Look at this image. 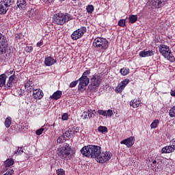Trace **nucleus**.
Returning <instances> with one entry per match:
<instances>
[{"instance_id": "f257e3e1", "label": "nucleus", "mask_w": 175, "mask_h": 175, "mask_svg": "<svg viewBox=\"0 0 175 175\" xmlns=\"http://www.w3.org/2000/svg\"><path fill=\"white\" fill-rule=\"evenodd\" d=\"M100 150H102L100 146L89 145L82 148L81 153L88 158H95L96 159L98 154H100Z\"/></svg>"}, {"instance_id": "f03ea898", "label": "nucleus", "mask_w": 175, "mask_h": 175, "mask_svg": "<svg viewBox=\"0 0 175 175\" xmlns=\"http://www.w3.org/2000/svg\"><path fill=\"white\" fill-rule=\"evenodd\" d=\"M92 46L98 51H105L109 49V41L105 38L97 37L94 40Z\"/></svg>"}, {"instance_id": "7ed1b4c3", "label": "nucleus", "mask_w": 175, "mask_h": 175, "mask_svg": "<svg viewBox=\"0 0 175 175\" xmlns=\"http://www.w3.org/2000/svg\"><path fill=\"white\" fill-rule=\"evenodd\" d=\"M73 16L68 13H57L53 16V23L57 25H64L68 21L72 20Z\"/></svg>"}, {"instance_id": "20e7f679", "label": "nucleus", "mask_w": 175, "mask_h": 175, "mask_svg": "<svg viewBox=\"0 0 175 175\" xmlns=\"http://www.w3.org/2000/svg\"><path fill=\"white\" fill-rule=\"evenodd\" d=\"M88 75H91L90 70H85L83 73L81 77L79 79V84L78 85V90L79 91H81V92L85 91L87 86L90 84V78L87 77Z\"/></svg>"}, {"instance_id": "39448f33", "label": "nucleus", "mask_w": 175, "mask_h": 175, "mask_svg": "<svg viewBox=\"0 0 175 175\" xmlns=\"http://www.w3.org/2000/svg\"><path fill=\"white\" fill-rule=\"evenodd\" d=\"M159 52L164 57V58H166L170 62H174L175 57L173 55V53H172V50L170 49V47L169 46H167L165 44H161L159 48Z\"/></svg>"}, {"instance_id": "423d86ee", "label": "nucleus", "mask_w": 175, "mask_h": 175, "mask_svg": "<svg viewBox=\"0 0 175 175\" xmlns=\"http://www.w3.org/2000/svg\"><path fill=\"white\" fill-rule=\"evenodd\" d=\"M57 154L62 159H66L69 161L72 159V154H70V146L68 144H66L64 146L57 148Z\"/></svg>"}, {"instance_id": "0eeeda50", "label": "nucleus", "mask_w": 175, "mask_h": 175, "mask_svg": "<svg viewBox=\"0 0 175 175\" xmlns=\"http://www.w3.org/2000/svg\"><path fill=\"white\" fill-rule=\"evenodd\" d=\"M102 82V77L98 75H94L90 79V84L88 86V89L92 92H96L98 87L100 85Z\"/></svg>"}, {"instance_id": "6e6552de", "label": "nucleus", "mask_w": 175, "mask_h": 175, "mask_svg": "<svg viewBox=\"0 0 175 175\" xmlns=\"http://www.w3.org/2000/svg\"><path fill=\"white\" fill-rule=\"evenodd\" d=\"M14 3V0H1L0 1V14H6L9 8Z\"/></svg>"}, {"instance_id": "1a4fd4ad", "label": "nucleus", "mask_w": 175, "mask_h": 175, "mask_svg": "<svg viewBox=\"0 0 175 175\" xmlns=\"http://www.w3.org/2000/svg\"><path fill=\"white\" fill-rule=\"evenodd\" d=\"M111 153L110 152H103L100 150V154L96 158V161L99 163H105V162H107V161H110L111 159Z\"/></svg>"}, {"instance_id": "9d476101", "label": "nucleus", "mask_w": 175, "mask_h": 175, "mask_svg": "<svg viewBox=\"0 0 175 175\" xmlns=\"http://www.w3.org/2000/svg\"><path fill=\"white\" fill-rule=\"evenodd\" d=\"M85 32H87V27H81L79 29L73 31L71 34V39H72V40H77L78 39L83 38Z\"/></svg>"}, {"instance_id": "9b49d317", "label": "nucleus", "mask_w": 175, "mask_h": 175, "mask_svg": "<svg viewBox=\"0 0 175 175\" xmlns=\"http://www.w3.org/2000/svg\"><path fill=\"white\" fill-rule=\"evenodd\" d=\"M8 46V40L6 39V37L0 33V55H2L3 53H6Z\"/></svg>"}, {"instance_id": "f8f14e48", "label": "nucleus", "mask_w": 175, "mask_h": 175, "mask_svg": "<svg viewBox=\"0 0 175 175\" xmlns=\"http://www.w3.org/2000/svg\"><path fill=\"white\" fill-rule=\"evenodd\" d=\"M129 84V79H126L122 81L116 88L115 92L116 94H121L124 90H125V88L126 85Z\"/></svg>"}, {"instance_id": "ddd939ff", "label": "nucleus", "mask_w": 175, "mask_h": 175, "mask_svg": "<svg viewBox=\"0 0 175 175\" xmlns=\"http://www.w3.org/2000/svg\"><path fill=\"white\" fill-rule=\"evenodd\" d=\"M155 55V51L144 50L139 52V55L141 58H146V57H153Z\"/></svg>"}, {"instance_id": "4468645a", "label": "nucleus", "mask_w": 175, "mask_h": 175, "mask_svg": "<svg viewBox=\"0 0 175 175\" xmlns=\"http://www.w3.org/2000/svg\"><path fill=\"white\" fill-rule=\"evenodd\" d=\"M97 113L100 116H103V117H108L110 118L113 116V110L108 109V110H103V109H98L97 111Z\"/></svg>"}, {"instance_id": "2eb2a0df", "label": "nucleus", "mask_w": 175, "mask_h": 175, "mask_svg": "<svg viewBox=\"0 0 175 175\" xmlns=\"http://www.w3.org/2000/svg\"><path fill=\"white\" fill-rule=\"evenodd\" d=\"M167 0H151L150 5L154 6L157 9L163 6V2H166Z\"/></svg>"}, {"instance_id": "dca6fc26", "label": "nucleus", "mask_w": 175, "mask_h": 175, "mask_svg": "<svg viewBox=\"0 0 175 175\" xmlns=\"http://www.w3.org/2000/svg\"><path fill=\"white\" fill-rule=\"evenodd\" d=\"M43 91L40 89H36L33 90V96L34 99H42L43 98Z\"/></svg>"}, {"instance_id": "f3484780", "label": "nucleus", "mask_w": 175, "mask_h": 175, "mask_svg": "<svg viewBox=\"0 0 175 175\" xmlns=\"http://www.w3.org/2000/svg\"><path fill=\"white\" fill-rule=\"evenodd\" d=\"M54 64H57V60L51 56H49L47 57H45L44 60V64L46 66H53Z\"/></svg>"}, {"instance_id": "a211bd4d", "label": "nucleus", "mask_w": 175, "mask_h": 175, "mask_svg": "<svg viewBox=\"0 0 175 175\" xmlns=\"http://www.w3.org/2000/svg\"><path fill=\"white\" fill-rule=\"evenodd\" d=\"M94 111H95V110H88V111H85L83 114L81 115V118H83V120H88V118H92V116H94Z\"/></svg>"}, {"instance_id": "6ab92c4d", "label": "nucleus", "mask_w": 175, "mask_h": 175, "mask_svg": "<svg viewBox=\"0 0 175 175\" xmlns=\"http://www.w3.org/2000/svg\"><path fill=\"white\" fill-rule=\"evenodd\" d=\"M172 152H174V148L172 144H170V146H165L161 149L162 154H170Z\"/></svg>"}, {"instance_id": "aec40b11", "label": "nucleus", "mask_w": 175, "mask_h": 175, "mask_svg": "<svg viewBox=\"0 0 175 175\" xmlns=\"http://www.w3.org/2000/svg\"><path fill=\"white\" fill-rule=\"evenodd\" d=\"M120 144H124L126 147H132L134 144L133 137H130L120 142Z\"/></svg>"}, {"instance_id": "412c9836", "label": "nucleus", "mask_w": 175, "mask_h": 175, "mask_svg": "<svg viewBox=\"0 0 175 175\" xmlns=\"http://www.w3.org/2000/svg\"><path fill=\"white\" fill-rule=\"evenodd\" d=\"M15 79H16V75L14 74H13L9 77L7 84L6 85H5V90H9L10 88H12V87H13V81H14Z\"/></svg>"}, {"instance_id": "4be33fe9", "label": "nucleus", "mask_w": 175, "mask_h": 175, "mask_svg": "<svg viewBox=\"0 0 175 175\" xmlns=\"http://www.w3.org/2000/svg\"><path fill=\"white\" fill-rule=\"evenodd\" d=\"M20 10H24L27 8V0H17L16 1V7Z\"/></svg>"}, {"instance_id": "5701e85b", "label": "nucleus", "mask_w": 175, "mask_h": 175, "mask_svg": "<svg viewBox=\"0 0 175 175\" xmlns=\"http://www.w3.org/2000/svg\"><path fill=\"white\" fill-rule=\"evenodd\" d=\"M25 88L27 90V92H32L33 91V84L31 81H27L25 83Z\"/></svg>"}, {"instance_id": "b1692460", "label": "nucleus", "mask_w": 175, "mask_h": 175, "mask_svg": "<svg viewBox=\"0 0 175 175\" xmlns=\"http://www.w3.org/2000/svg\"><path fill=\"white\" fill-rule=\"evenodd\" d=\"M61 96H62V92L61 90H57L55 92L50 98L54 99V100H58V99L61 98Z\"/></svg>"}, {"instance_id": "393cba45", "label": "nucleus", "mask_w": 175, "mask_h": 175, "mask_svg": "<svg viewBox=\"0 0 175 175\" xmlns=\"http://www.w3.org/2000/svg\"><path fill=\"white\" fill-rule=\"evenodd\" d=\"M140 105H142V101L139 99L135 98L130 102V106H131V107H133V109L139 107Z\"/></svg>"}, {"instance_id": "a878e982", "label": "nucleus", "mask_w": 175, "mask_h": 175, "mask_svg": "<svg viewBox=\"0 0 175 175\" xmlns=\"http://www.w3.org/2000/svg\"><path fill=\"white\" fill-rule=\"evenodd\" d=\"M6 75L1 74L0 75V87L2 88V87L5 88V85H6Z\"/></svg>"}, {"instance_id": "bb28decb", "label": "nucleus", "mask_w": 175, "mask_h": 175, "mask_svg": "<svg viewBox=\"0 0 175 175\" xmlns=\"http://www.w3.org/2000/svg\"><path fill=\"white\" fill-rule=\"evenodd\" d=\"M14 164V161L12 159H8L5 161H4L5 167H10L12 165Z\"/></svg>"}, {"instance_id": "cd10ccee", "label": "nucleus", "mask_w": 175, "mask_h": 175, "mask_svg": "<svg viewBox=\"0 0 175 175\" xmlns=\"http://www.w3.org/2000/svg\"><path fill=\"white\" fill-rule=\"evenodd\" d=\"M129 23L135 24L137 21V15H131L129 17Z\"/></svg>"}, {"instance_id": "c85d7f7f", "label": "nucleus", "mask_w": 175, "mask_h": 175, "mask_svg": "<svg viewBox=\"0 0 175 175\" xmlns=\"http://www.w3.org/2000/svg\"><path fill=\"white\" fill-rule=\"evenodd\" d=\"M69 129L72 136H73V135H76V133H79V131H80V127L74 126L72 129Z\"/></svg>"}, {"instance_id": "c756f323", "label": "nucleus", "mask_w": 175, "mask_h": 175, "mask_svg": "<svg viewBox=\"0 0 175 175\" xmlns=\"http://www.w3.org/2000/svg\"><path fill=\"white\" fill-rule=\"evenodd\" d=\"M5 128H10V125H12V118L8 117L4 122Z\"/></svg>"}, {"instance_id": "7c9ffc66", "label": "nucleus", "mask_w": 175, "mask_h": 175, "mask_svg": "<svg viewBox=\"0 0 175 175\" xmlns=\"http://www.w3.org/2000/svg\"><path fill=\"white\" fill-rule=\"evenodd\" d=\"M158 125H159V120L156 119L151 123L150 128L151 129H155Z\"/></svg>"}, {"instance_id": "2f4dec72", "label": "nucleus", "mask_w": 175, "mask_h": 175, "mask_svg": "<svg viewBox=\"0 0 175 175\" xmlns=\"http://www.w3.org/2000/svg\"><path fill=\"white\" fill-rule=\"evenodd\" d=\"M120 72L121 73L122 76H126L129 73V68H123L120 69Z\"/></svg>"}, {"instance_id": "473e14b6", "label": "nucleus", "mask_w": 175, "mask_h": 175, "mask_svg": "<svg viewBox=\"0 0 175 175\" xmlns=\"http://www.w3.org/2000/svg\"><path fill=\"white\" fill-rule=\"evenodd\" d=\"M86 10L89 13V14H91L94 10V5H88V6H86Z\"/></svg>"}, {"instance_id": "72a5a7b5", "label": "nucleus", "mask_w": 175, "mask_h": 175, "mask_svg": "<svg viewBox=\"0 0 175 175\" xmlns=\"http://www.w3.org/2000/svg\"><path fill=\"white\" fill-rule=\"evenodd\" d=\"M162 162L160 161V165L159 163H157L156 165H152V167H154V170L156 172H158V170H159V169H162V165H161Z\"/></svg>"}, {"instance_id": "f704fd0d", "label": "nucleus", "mask_w": 175, "mask_h": 175, "mask_svg": "<svg viewBox=\"0 0 175 175\" xmlns=\"http://www.w3.org/2000/svg\"><path fill=\"white\" fill-rule=\"evenodd\" d=\"M98 132H100L101 133H103L104 132H107V127L100 126L98 127Z\"/></svg>"}, {"instance_id": "c9c22d12", "label": "nucleus", "mask_w": 175, "mask_h": 175, "mask_svg": "<svg viewBox=\"0 0 175 175\" xmlns=\"http://www.w3.org/2000/svg\"><path fill=\"white\" fill-rule=\"evenodd\" d=\"M125 24H126V21L125 19H120L118 21V26L119 27H125Z\"/></svg>"}, {"instance_id": "e433bc0d", "label": "nucleus", "mask_w": 175, "mask_h": 175, "mask_svg": "<svg viewBox=\"0 0 175 175\" xmlns=\"http://www.w3.org/2000/svg\"><path fill=\"white\" fill-rule=\"evenodd\" d=\"M63 136L64 139H66V137H70L72 136V133H70V130L68 129L67 131H66L65 133L63 134Z\"/></svg>"}, {"instance_id": "4c0bfd02", "label": "nucleus", "mask_w": 175, "mask_h": 175, "mask_svg": "<svg viewBox=\"0 0 175 175\" xmlns=\"http://www.w3.org/2000/svg\"><path fill=\"white\" fill-rule=\"evenodd\" d=\"M66 139L65 138V137H64L63 135L59 136L57 139V143H59V144H61V143H64V142H65Z\"/></svg>"}, {"instance_id": "58836bf2", "label": "nucleus", "mask_w": 175, "mask_h": 175, "mask_svg": "<svg viewBox=\"0 0 175 175\" xmlns=\"http://www.w3.org/2000/svg\"><path fill=\"white\" fill-rule=\"evenodd\" d=\"M23 152L24 151H23V148H18L17 151L14 152V155H21V154H23Z\"/></svg>"}, {"instance_id": "ea45409f", "label": "nucleus", "mask_w": 175, "mask_h": 175, "mask_svg": "<svg viewBox=\"0 0 175 175\" xmlns=\"http://www.w3.org/2000/svg\"><path fill=\"white\" fill-rule=\"evenodd\" d=\"M79 81H74L70 83V88H73L77 85Z\"/></svg>"}, {"instance_id": "a19ab883", "label": "nucleus", "mask_w": 175, "mask_h": 175, "mask_svg": "<svg viewBox=\"0 0 175 175\" xmlns=\"http://www.w3.org/2000/svg\"><path fill=\"white\" fill-rule=\"evenodd\" d=\"M44 131V129L40 128L36 131V134L37 135V136H40V135H42V133H43Z\"/></svg>"}, {"instance_id": "79ce46f5", "label": "nucleus", "mask_w": 175, "mask_h": 175, "mask_svg": "<svg viewBox=\"0 0 175 175\" xmlns=\"http://www.w3.org/2000/svg\"><path fill=\"white\" fill-rule=\"evenodd\" d=\"M56 173L57 175H65V170H64V169H58L56 171Z\"/></svg>"}, {"instance_id": "37998d69", "label": "nucleus", "mask_w": 175, "mask_h": 175, "mask_svg": "<svg viewBox=\"0 0 175 175\" xmlns=\"http://www.w3.org/2000/svg\"><path fill=\"white\" fill-rule=\"evenodd\" d=\"M14 71H13V70H6L4 73V75H5V76H10V75H14ZM14 72V73H13Z\"/></svg>"}, {"instance_id": "c03bdc74", "label": "nucleus", "mask_w": 175, "mask_h": 175, "mask_svg": "<svg viewBox=\"0 0 175 175\" xmlns=\"http://www.w3.org/2000/svg\"><path fill=\"white\" fill-rule=\"evenodd\" d=\"M68 118H69V117L66 113H64L62 116V120H63V121H68Z\"/></svg>"}, {"instance_id": "a18cd8bd", "label": "nucleus", "mask_w": 175, "mask_h": 175, "mask_svg": "<svg viewBox=\"0 0 175 175\" xmlns=\"http://www.w3.org/2000/svg\"><path fill=\"white\" fill-rule=\"evenodd\" d=\"M149 161L152 162V164H151L152 166H154V165H157V163H159L158 161L154 159H151V160H150Z\"/></svg>"}, {"instance_id": "49530a36", "label": "nucleus", "mask_w": 175, "mask_h": 175, "mask_svg": "<svg viewBox=\"0 0 175 175\" xmlns=\"http://www.w3.org/2000/svg\"><path fill=\"white\" fill-rule=\"evenodd\" d=\"M32 50H33V48L32 46H27L26 47V51H27V53H31V51H32Z\"/></svg>"}, {"instance_id": "de8ad7c7", "label": "nucleus", "mask_w": 175, "mask_h": 175, "mask_svg": "<svg viewBox=\"0 0 175 175\" xmlns=\"http://www.w3.org/2000/svg\"><path fill=\"white\" fill-rule=\"evenodd\" d=\"M171 144H172V147H174V150L175 151V139H173L171 141Z\"/></svg>"}, {"instance_id": "09e8293b", "label": "nucleus", "mask_w": 175, "mask_h": 175, "mask_svg": "<svg viewBox=\"0 0 175 175\" xmlns=\"http://www.w3.org/2000/svg\"><path fill=\"white\" fill-rule=\"evenodd\" d=\"M40 46H43V41H40L37 43V47H40Z\"/></svg>"}, {"instance_id": "8fccbe9b", "label": "nucleus", "mask_w": 175, "mask_h": 175, "mask_svg": "<svg viewBox=\"0 0 175 175\" xmlns=\"http://www.w3.org/2000/svg\"><path fill=\"white\" fill-rule=\"evenodd\" d=\"M170 95H171V96H174L175 97V90H171Z\"/></svg>"}, {"instance_id": "3c124183", "label": "nucleus", "mask_w": 175, "mask_h": 175, "mask_svg": "<svg viewBox=\"0 0 175 175\" xmlns=\"http://www.w3.org/2000/svg\"><path fill=\"white\" fill-rule=\"evenodd\" d=\"M52 126H55V123H53Z\"/></svg>"}, {"instance_id": "603ef678", "label": "nucleus", "mask_w": 175, "mask_h": 175, "mask_svg": "<svg viewBox=\"0 0 175 175\" xmlns=\"http://www.w3.org/2000/svg\"><path fill=\"white\" fill-rule=\"evenodd\" d=\"M61 2H64V1H65V0H59Z\"/></svg>"}, {"instance_id": "864d4df0", "label": "nucleus", "mask_w": 175, "mask_h": 175, "mask_svg": "<svg viewBox=\"0 0 175 175\" xmlns=\"http://www.w3.org/2000/svg\"><path fill=\"white\" fill-rule=\"evenodd\" d=\"M22 129H23V131H25V128H24V127Z\"/></svg>"}]
</instances>
